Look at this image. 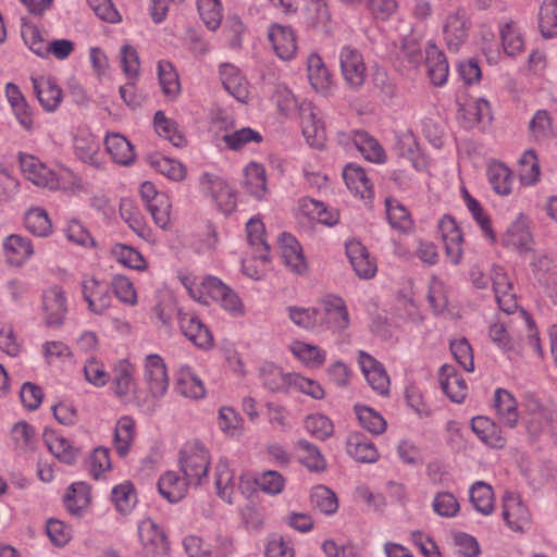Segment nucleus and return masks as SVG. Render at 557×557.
<instances>
[{
  "label": "nucleus",
  "instance_id": "f257e3e1",
  "mask_svg": "<svg viewBox=\"0 0 557 557\" xmlns=\"http://www.w3.org/2000/svg\"><path fill=\"white\" fill-rule=\"evenodd\" d=\"M189 295L197 301L208 304L207 296L218 301L232 315H242L244 305L238 295L216 276H205L199 284L189 277L182 280Z\"/></svg>",
  "mask_w": 557,
  "mask_h": 557
},
{
  "label": "nucleus",
  "instance_id": "f03ea898",
  "mask_svg": "<svg viewBox=\"0 0 557 557\" xmlns=\"http://www.w3.org/2000/svg\"><path fill=\"white\" fill-rule=\"evenodd\" d=\"M18 159L20 168L24 176L39 187H45L50 190L65 189L70 187V185L65 183L66 178H72V187L79 186V180L70 171H62L57 174L36 157L29 154L21 153Z\"/></svg>",
  "mask_w": 557,
  "mask_h": 557
},
{
  "label": "nucleus",
  "instance_id": "7ed1b4c3",
  "mask_svg": "<svg viewBox=\"0 0 557 557\" xmlns=\"http://www.w3.org/2000/svg\"><path fill=\"white\" fill-rule=\"evenodd\" d=\"M178 463L183 476L193 486H199L208 480L210 455L201 443L193 442L184 445L180 450Z\"/></svg>",
  "mask_w": 557,
  "mask_h": 557
},
{
  "label": "nucleus",
  "instance_id": "20e7f679",
  "mask_svg": "<svg viewBox=\"0 0 557 557\" xmlns=\"http://www.w3.org/2000/svg\"><path fill=\"white\" fill-rule=\"evenodd\" d=\"M200 185L202 191L210 195L222 213L228 215L235 210V193L223 178L211 173H203L200 176Z\"/></svg>",
  "mask_w": 557,
  "mask_h": 557
},
{
  "label": "nucleus",
  "instance_id": "39448f33",
  "mask_svg": "<svg viewBox=\"0 0 557 557\" xmlns=\"http://www.w3.org/2000/svg\"><path fill=\"white\" fill-rule=\"evenodd\" d=\"M339 63L346 84L352 89L360 88L366 81V65L360 51L350 46L343 47Z\"/></svg>",
  "mask_w": 557,
  "mask_h": 557
},
{
  "label": "nucleus",
  "instance_id": "423d86ee",
  "mask_svg": "<svg viewBox=\"0 0 557 557\" xmlns=\"http://www.w3.org/2000/svg\"><path fill=\"white\" fill-rule=\"evenodd\" d=\"M319 315L322 318L319 329L344 331L349 326V314L345 301L337 296L329 295L322 299Z\"/></svg>",
  "mask_w": 557,
  "mask_h": 557
},
{
  "label": "nucleus",
  "instance_id": "0eeeda50",
  "mask_svg": "<svg viewBox=\"0 0 557 557\" xmlns=\"http://www.w3.org/2000/svg\"><path fill=\"white\" fill-rule=\"evenodd\" d=\"M300 123L307 143L311 147L322 148L326 139V132L319 117L318 109L311 102L300 106Z\"/></svg>",
  "mask_w": 557,
  "mask_h": 557
},
{
  "label": "nucleus",
  "instance_id": "6e6552de",
  "mask_svg": "<svg viewBox=\"0 0 557 557\" xmlns=\"http://www.w3.org/2000/svg\"><path fill=\"white\" fill-rule=\"evenodd\" d=\"M438 230L447 258L453 264H459L463 255V236L455 219L444 215L438 223Z\"/></svg>",
  "mask_w": 557,
  "mask_h": 557
},
{
  "label": "nucleus",
  "instance_id": "1a4fd4ad",
  "mask_svg": "<svg viewBox=\"0 0 557 557\" xmlns=\"http://www.w3.org/2000/svg\"><path fill=\"white\" fill-rule=\"evenodd\" d=\"M138 535L147 555L163 556L169 553L166 535L152 519H145L139 523Z\"/></svg>",
  "mask_w": 557,
  "mask_h": 557
},
{
  "label": "nucleus",
  "instance_id": "9d476101",
  "mask_svg": "<svg viewBox=\"0 0 557 557\" xmlns=\"http://www.w3.org/2000/svg\"><path fill=\"white\" fill-rule=\"evenodd\" d=\"M469 33V21L465 9H457L447 15L443 34L450 51H458L466 42Z\"/></svg>",
  "mask_w": 557,
  "mask_h": 557
},
{
  "label": "nucleus",
  "instance_id": "9b49d317",
  "mask_svg": "<svg viewBox=\"0 0 557 557\" xmlns=\"http://www.w3.org/2000/svg\"><path fill=\"white\" fill-rule=\"evenodd\" d=\"M42 310L47 326L54 327L63 323L67 307L65 293L61 287L52 286L44 292Z\"/></svg>",
  "mask_w": 557,
  "mask_h": 557
},
{
  "label": "nucleus",
  "instance_id": "f8f14e48",
  "mask_svg": "<svg viewBox=\"0 0 557 557\" xmlns=\"http://www.w3.org/2000/svg\"><path fill=\"white\" fill-rule=\"evenodd\" d=\"M358 355V362L362 373L372 389L382 396L388 395L389 377L383 364L363 350H359Z\"/></svg>",
  "mask_w": 557,
  "mask_h": 557
},
{
  "label": "nucleus",
  "instance_id": "ddd939ff",
  "mask_svg": "<svg viewBox=\"0 0 557 557\" xmlns=\"http://www.w3.org/2000/svg\"><path fill=\"white\" fill-rule=\"evenodd\" d=\"M268 39L280 59L290 60L295 57L297 51V41L292 27L272 24L268 30Z\"/></svg>",
  "mask_w": 557,
  "mask_h": 557
},
{
  "label": "nucleus",
  "instance_id": "4468645a",
  "mask_svg": "<svg viewBox=\"0 0 557 557\" xmlns=\"http://www.w3.org/2000/svg\"><path fill=\"white\" fill-rule=\"evenodd\" d=\"M503 246L515 250L519 255H525L533 250V237L529 231L527 220L519 216L507 228L502 238Z\"/></svg>",
  "mask_w": 557,
  "mask_h": 557
},
{
  "label": "nucleus",
  "instance_id": "2eb2a0df",
  "mask_svg": "<svg viewBox=\"0 0 557 557\" xmlns=\"http://www.w3.org/2000/svg\"><path fill=\"white\" fill-rule=\"evenodd\" d=\"M145 375L151 395L156 398L162 397L168 391L169 379L165 364L160 356L149 355L146 357Z\"/></svg>",
  "mask_w": 557,
  "mask_h": 557
},
{
  "label": "nucleus",
  "instance_id": "dca6fc26",
  "mask_svg": "<svg viewBox=\"0 0 557 557\" xmlns=\"http://www.w3.org/2000/svg\"><path fill=\"white\" fill-rule=\"evenodd\" d=\"M278 248L281 258L286 267L297 274L306 272L307 263L302 255L301 246L292 234H281L278 237Z\"/></svg>",
  "mask_w": 557,
  "mask_h": 557
},
{
  "label": "nucleus",
  "instance_id": "f3484780",
  "mask_svg": "<svg viewBox=\"0 0 557 557\" xmlns=\"http://www.w3.org/2000/svg\"><path fill=\"white\" fill-rule=\"evenodd\" d=\"M503 519L515 532H523L530 522L528 508L513 495H506L503 499Z\"/></svg>",
  "mask_w": 557,
  "mask_h": 557
},
{
  "label": "nucleus",
  "instance_id": "a211bd4d",
  "mask_svg": "<svg viewBox=\"0 0 557 557\" xmlns=\"http://www.w3.org/2000/svg\"><path fill=\"white\" fill-rule=\"evenodd\" d=\"M294 373H285L280 367L264 362L259 369V377L264 388L272 393H289Z\"/></svg>",
  "mask_w": 557,
  "mask_h": 557
},
{
  "label": "nucleus",
  "instance_id": "6ab92c4d",
  "mask_svg": "<svg viewBox=\"0 0 557 557\" xmlns=\"http://www.w3.org/2000/svg\"><path fill=\"white\" fill-rule=\"evenodd\" d=\"M83 296L88 308L96 314H102L111 304V296L106 285L94 278H85L82 283Z\"/></svg>",
  "mask_w": 557,
  "mask_h": 557
},
{
  "label": "nucleus",
  "instance_id": "aec40b11",
  "mask_svg": "<svg viewBox=\"0 0 557 557\" xmlns=\"http://www.w3.org/2000/svg\"><path fill=\"white\" fill-rule=\"evenodd\" d=\"M346 253L356 274L363 280L374 276L376 264L370 258L367 248L359 242H350L346 245Z\"/></svg>",
  "mask_w": 557,
  "mask_h": 557
},
{
  "label": "nucleus",
  "instance_id": "412c9836",
  "mask_svg": "<svg viewBox=\"0 0 557 557\" xmlns=\"http://www.w3.org/2000/svg\"><path fill=\"white\" fill-rule=\"evenodd\" d=\"M34 92L41 104L48 111H54L62 101V90L52 78L32 77Z\"/></svg>",
  "mask_w": 557,
  "mask_h": 557
},
{
  "label": "nucleus",
  "instance_id": "4be33fe9",
  "mask_svg": "<svg viewBox=\"0 0 557 557\" xmlns=\"http://www.w3.org/2000/svg\"><path fill=\"white\" fill-rule=\"evenodd\" d=\"M193 484L185 476H180L174 471H168L158 480L160 494L170 503L182 500Z\"/></svg>",
  "mask_w": 557,
  "mask_h": 557
},
{
  "label": "nucleus",
  "instance_id": "5701e85b",
  "mask_svg": "<svg viewBox=\"0 0 557 557\" xmlns=\"http://www.w3.org/2000/svg\"><path fill=\"white\" fill-rule=\"evenodd\" d=\"M347 454L358 462H375L380 455L375 445L361 433H350L346 441Z\"/></svg>",
  "mask_w": 557,
  "mask_h": 557
},
{
  "label": "nucleus",
  "instance_id": "b1692460",
  "mask_svg": "<svg viewBox=\"0 0 557 557\" xmlns=\"http://www.w3.org/2000/svg\"><path fill=\"white\" fill-rule=\"evenodd\" d=\"M440 384L447 397L454 403H461L467 395V383L451 366L444 364L440 369Z\"/></svg>",
  "mask_w": 557,
  "mask_h": 557
},
{
  "label": "nucleus",
  "instance_id": "393cba45",
  "mask_svg": "<svg viewBox=\"0 0 557 557\" xmlns=\"http://www.w3.org/2000/svg\"><path fill=\"white\" fill-rule=\"evenodd\" d=\"M425 65L430 79L435 86H443L448 78L449 66L445 54L433 44L425 50Z\"/></svg>",
  "mask_w": 557,
  "mask_h": 557
},
{
  "label": "nucleus",
  "instance_id": "a878e982",
  "mask_svg": "<svg viewBox=\"0 0 557 557\" xmlns=\"http://www.w3.org/2000/svg\"><path fill=\"white\" fill-rule=\"evenodd\" d=\"M494 408L500 423L512 429L519 420L517 401L511 393L504 388H497L494 393Z\"/></svg>",
  "mask_w": 557,
  "mask_h": 557
},
{
  "label": "nucleus",
  "instance_id": "bb28decb",
  "mask_svg": "<svg viewBox=\"0 0 557 557\" xmlns=\"http://www.w3.org/2000/svg\"><path fill=\"white\" fill-rule=\"evenodd\" d=\"M104 146L112 160L121 165H131L135 161L134 146L119 133L107 135Z\"/></svg>",
  "mask_w": 557,
  "mask_h": 557
},
{
  "label": "nucleus",
  "instance_id": "cd10ccee",
  "mask_svg": "<svg viewBox=\"0 0 557 557\" xmlns=\"http://www.w3.org/2000/svg\"><path fill=\"white\" fill-rule=\"evenodd\" d=\"M220 76L225 90L238 101H245L248 96L247 82L238 67L224 63L220 66Z\"/></svg>",
  "mask_w": 557,
  "mask_h": 557
},
{
  "label": "nucleus",
  "instance_id": "c85d7f7f",
  "mask_svg": "<svg viewBox=\"0 0 557 557\" xmlns=\"http://www.w3.org/2000/svg\"><path fill=\"white\" fill-rule=\"evenodd\" d=\"M175 391L182 396L191 399H199L206 395L202 381L195 375L188 366H183L178 369Z\"/></svg>",
  "mask_w": 557,
  "mask_h": 557
},
{
  "label": "nucleus",
  "instance_id": "c756f323",
  "mask_svg": "<svg viewBox=\"0 0 557 557\" xmlns=\"http://www.w3.org/2000/svg\"><path fill=\"white\" fill-rule=\"evenodd\" d=\"M343 178L347 187L356 195L363 199L372 198V184L361 166L347 164L343 170Z\"/></svg>",
  "mask_w": 557,
  "mask_h": 557
},
{
  "label": "nucleus",
  "instance_id": "7c9ffc66",
  "mask_svg": "<svg viewBox=\"0 0 557 557\" xmlns=\"http://www.w3.org/2000/svg\"><path fill=\"white\" fill-rule=\"evenodd\" d=\"M153 124L158 135L169 140L174 147L183 148L187 145V139L177 122L166 117L163 111L154 113Z\"/></svg>",
  "mask_w": 557,
  "mask_h": 557
},
{
  "label": "nucleus",
  "instance_id": "2f4dec72",
  "mask_svg": "<svg viewBox=\"0 0 557 557\" xmlns=\"http://www.w3.org/2000/svg\"><path fill=\"white\" fill-rule=\"evenodd\" d=\"M3 248L7 260L12 265L23 264L34 253L30 240L21 235H10Z\"/></svg>",
  "mask_w": 557,
  "mask_h": 557
},
{
  "label": "nucleus",
  "instance_id": "473e14b6",
  "mask_svg": "<svg viewBox=\"0 0 557 557\" xmlns=\"http://www.w3.org/2000/svg\"><path fill=\"white\" fill-rule=\"evenodd\" d=\"M472 431L486 445L494 448H502L505 445V438L500 429L488 418L475 417L471 421Z\"/></svg>",
  "mask_w": 557,
  "mask_h": 557
},
{
  "label": "nucleus",
  "instance_id": "72a5a7b5",
  "mask_svg": "<svg viewBox=\"0 0 557 557\" xmlns=\"http://www.w3.org/2000/svg\"><path fill=\"white\" fill-rule=\"evenodd\" d=\"M114 392L117 397L124 400L135 398L136 383L133 377L132 366L126 362H120L114 370L113 380Z\"/></svg>",
  "mask_w": 557,
  "mask_h": 557
},
{
  "label": "nucleus",
  "instance_id": "f704fd0d",
  "mask_svg": "<svg viewBox=\"0 0 557 557\" xmlns=\"http://www.w3.org/2000/svg\"><path fill=\"white\" fill-rule=\"evenodd\" d=\"M181 330L183 334L197 347H211L212 335L208 327L197 317H183L181 319Z\"/></svg>",
  "mask_w": 557,
  "mask_h": 557
},
{
  "label": "nucleus",
  "instance_id": "c9c22d12",
  "mask_svg": "<svg viewBox=\"0 0 557 557\" xmlns=\"http://www.w3.org/2000/svg\"><path fill=\"white\" fill-rule=\"evenodd\" d=\"M352 143L359 152L368 161L383 163L386 159L384 149L379 141L367 132L356 131L352 135Z\"/></svg>",
  "mask_w": 557,
  "mask_h": 557
},
{
  "label": "nucleus",
  "instance_id": "e433bc0d",
  "mask_svg": "<svg viewBox=\"0 0 557 557\" xmlns=\"http://www.w3.org/2000/svg\"><path fill=\"white\" fill-rule=\"evenodd\" d=\"M465 127L472 128L480 123L492 120L491 107L487 100L480 98L462 106L459 110Z\"/></svg>",
  "mask_w": 557,
  "mask_h": 557
},
{
  "label": "nucleus",
  "instance_id": "4c0bfd02",
  "mask_svg": "<svg viewBox=\"0 0 557 557\" xmlns=\"http://www.w3.org/2000/svg\"><path fill=\"white\" fill-rule=\"evenodd\" d=\"M215 486L219 496L228 504H233L235 491L234 472L230 469L226 458H220L215 466Z\"/></svg>",
  "mask_w": 557,
  "mask_h": 557
},
{
  "label": "nucleus",
  "instance_id": "58836bf2",
  "mask_svg": "<svg viewBox=\"0 0 557 557\" xmlns=\"http://www.w3.org/2000/svg\"><path fill=\"white\" fill-rule=\"evenodd\" d=\"M247 239L248 243L256 247V258L260 259L263 262L270 260V247L264 238V224L261 220L257 218H251L247 224Z\"/></svg>",
  "mask_w": 557,
  "mask_h": 557
},
{
  "label": "nucleus",
  "instance_id": "ea45409f",
  "mask_svg": "<svg viewBox=\"0 0 557 557\" xmlns=\"http://www.w3.org/2000/svg\"><path fill=\"white\" fill-rule=\"evenodd\" d=\"M45 442L49 450L62 462L73 465L78 456V449L63 436H58L53 432H45Z\"/></svg>",
  "mask_w": 557,
  "mask_h": 557
},
{
  "label": "nucleus",
  "instance_id": "a19ab883",
  "mask_svg": "<svg viewBox=\"0 0 557 557\" xmlns=\"http://www.w3.org/2000/svg\"><path fill=\"white\" fill-rule=\"evenodd\" d=\"M90 500L87 484L83 482L73 483L64 495V505L73 516L81 517Z\"/></svg>",
  "mask_w": 557,
  "mask_h": 557
},
{
  "label": "nucleus",
  "instance_id": "79ce46f5",
  "mask_svg": "<svg viewBox=\"0 0 557 557\" xmlns=\"http://www.w3.org/2000/svg\"><path fill=\"white\" fill-rule=\"evenodd\" d=\"M245 188L257 199H262L267 191L265 169L262 164L250 162L245 168Z\"/></svg>",
  "mask_w": 557,
  "mask_h": 557
},
{
  "label": "nucleus",
  "instance_id": "37998d69",
  "mask_svg": "<svg viewBox=\"0 0 557 557\" xmlns=\"http://www.w3.org/2000/svg\"><path fill=\"white\" fill-rule=\"evenodd\" d=\"M307 72L310 85L317 91H324L331 85V75L320 55L312 53L307 61Z\"/></svg>",
  "mask_w": 557,
  "mask_h": 557
},
{
  "label": "nucleus",
  "instance_id": "c03bdc74",
  "mask_svg": "<svg viewBox=\"0 0 557 557\" xmlns=\"http://www.w3.org/2000/svg\"><path fill=\"white\" fill-rule=\"evenodd\" d=\"M488 180L493 189L502 196L512 190L513 177L508 166L500 162H493L487 170Z\"/></svg>",
  "mask_w": 557,
  "mask_h": 557
},
{
  "label": "nucleus",
  "instance_id": "a18cd8bd",
  "mask_svg": "<svg viewBox=\"0 0 557 557\" xmlns=\"http://www.w3.org/2000/svg\"><path fill=\"white\" fill-rule=\"evenodd\" d=\"M300 451V462L311 472H322L326 469V460L319 448L307 440H299L296 444Z\"/></svg>",
  "mask_w": 557,
  "mask_h": 557
},
{
  "label": "nucleus",
  "instance_id": "49530a36",
  "mask_svg": "<svg viewBox=\"0 0 557 557\" xmlns=\"http://www.w3.org/2000/svg\"><path fill=\"white\" fill-rule=\"evenodd\" d=\"M158 78L163 94L171 99L177 97L181 91L178 74L169 61H159L157 65Z\"/></svg>",
  "mask_w": 557,
  "mask_h": 557
},
{
  "label": "nucleus",
  "instance_id": "de8ad7c7",
  "mask_svg": "<svg viewBox=\"0 0 557 557\" xmlns=\"http://www.w3.org/2000/svg\"><path fill=\"white\" fill-rule=\"evenodd\" d=\"M470 502L478 512L484 516L492 513L494 509V494L492 487L482 481L475 482L470 487Z\"/></svg>",
  "mask_w": 557,
  "mask_h": 557
},
{
  "label": "nucleus",
  "instance_id": "09e8293b",
  "mask_svg": "<svg viewBox=\"0 0 557 557\" xmlns=\"http://www.w3.org/2000/svg\"><path fill=\"white\" fill-rule=\"evenodd\" d=\"M539 28L544 38L557 37V0H544L542 3Z\"/></svg>",
  "mask_w": 557,
  "mask_h": 557
},
{
  "label": "nucleus",
  "instance_id": "8fccbe9b",
  "mask_svg": "<svg viewBox=\"0 0 557 557\" xmlns=\"http://www.w3.org/2000/svg\"><path fill=\"white\" fill-rule=\"evenodd\" d=\"M310 504L324 515H333L338 508L336 494L324 485L314 486L310 493Z\"/></svg>",
  "mask_w": 557,
  "mask_h": 557
},
{
  "label": "nucleus",
  "instance_id": "3c124183",
  "mask_svg": "<svg viewBox=\"0 0 557 557\" xmlns=\"http://www.w3.org/2000/svg\"><path fill=\"white\" fill-rule=\"evenodd\" d=\"M290 351L307 367H321L325 361V351L317 345L297 341L290 345Z\"/></svg>",
  "mask_w": 557,
  "mask_h": 557
},
{
  "label": "nucleus",
  "instance_id": "603ef678",
  "mask_svg": "<svg viewBox=\"0 0 557 557\" xmlns=\"http://www.w3.org/2000/svg\"><path fill=\"white\" fill-rule=\"evenodd\" d=\"M74 150L76 156L85 163L98 166L99 144L89 134L77 135L74 138Z\"/></svg>",
  "mask_w": 557,
  "mask_h": 557
},
{
  "label": "nucleus",
  "instance_id": "864d4df0",
  "mask_svg": "<svg viewBox=\"0 0 557 557\" xmlns=\"http://www.w3.org/2000/svg\"><path fill=\"white\" fill-rule=\"evenodd\" d=\"M135 423L132 418H121L114 430V445L117 454L124 457L128 454L131 444L134 440Z\"/></svg>",
  "mask_w": 557,
  "mask_h": 557
},
{
  "label": "nucleus",
  "instance_id": "5fc2aeb1",
  "mask_svg": "<svg viewBox=\"0 0 557 557\" xmlns=\"http://www.w3.org/2000/svg\"><path fill=\"white\" fill-rule=\"evenodd\" d=\"M500 38L504 51L509 57H515L522 52L524 39L513 22H508L500 28Z\"/></svg>",
  "mask_w": 557,
  "mask_h": 557
},
{
  "label": "nucleus",
  "instance_id": "6e6d98bb",
  "mask_svg": "<svg viewBox=\"0 0 557 557\" xmlns=\"http://www.w3.org/2000/svg\"><path fill=\"white\" fill-rule=\"evenodd\" d=\"M25 227L39 237L48 236L52 231V224L47 212L41 208L28 210L24 216Z\"/></svg>",
  "mask_w": 557,
  "mask_h": 557
},
{
  "label": "nucleus",
  "instance_id": "4d7b16f0",
  "mask_svg": "<svg viewBox=\"0 0 557 557\" xmlns=\"http://www.w3.org/2000/svg\"><path fill=\"white\" fill-rule=\"evenodd\" d=\"M387 219L393 228L407 232L413 223L408 210L397 200L387 198L385 200Z\"/></svg>",
  "mask_w": 557,
  "mask_h": 557
},
{
  "label": "nucleus",
  "instance_id": "13d9d810",
  "mask_svg": "<svg viewBox=\"0 0 557 557\" xmlns=\"http://www.w3.org/2000/svg\"><path fill=\"white\" fill-rule=\"evenodd\" d=\"M289 319L299 327L315 330L321 326V317L318 308L287 307Z\"/></svg>",
  "mask_w": 557,
  "mask_h": 557
},
{
  "label": "nucleus",
  "instance_id": "bf43d9fd",
  "mask_svg": "<svg viewBox=\"0 0 557 557\" xmlns=\"http://www.w3.org/2000/svg\"><path fill=\"white\" fill-rule=\"evenodd\" d=\"M199 15L210 30H215L222 22V4L220 0H197Z\"/></svg>",
  "mask_w": 557,
  "mask_h": 557
},
{
  "label": "nucleus",
  "instance_id": "052dcab7",
  "mask_svg": "<svg viewBox=\"0 0 557 557\" xmlns=\"http://www.w3.org/2000/svg\"><path fill=\"white\" fill-rule=\"evenodd\" d=\"M355 410L361 426L370 433L379 435L386 430V421L373 409L356 405Z\"/></svg>",
  "mask_w": 557,
  "mask_h": 557
},
{
  "label": "nucleus",
  "instance_id": "680f3d73",
  "mask_svg": "<svg viewBox=\"0 0 557 557\" xmlns=\"http://www.w3.org/2000/svg\"><path fill=\"white\" fill-rule=\"evenodd\" d=\"M519 175L521 183L524 185H533L540 177V165L534 150L530 149L519 159Z\"/></svg>",
  "mask_w": 557,
  "mask_h": 557
},
{
  "label": "nucleus",
  "instance_id": "e2e57ef3",
  "mask_svg": "<svg viewBox=\"0 0 557 557\" xmlns=\"http://www.w3.org/2000/svg\"><path fill=\"white\" fill-rule=\"evenodd\" d=\"M302 208L310 218L317 219L320 223L333 226L338 222V213L329 210L323 202L314 199H306Z\"/></svg>",
  "mask_w": 557,
  "mask_h": 557
},
{
  "label": "nucleus",
  "instance_id": "0e129e2a",
  "mask_svg": "<svg viewBox=\"0 0 557 557\" xmlns=\"http://www.w3.org/2000/svg\"><path fill=\"white\" fill-rule=\"evenodd\" d=\"M112 500L120 512H129L137 502L133 484L125 482L113 487Z\"/></svg>",
  "mask_w": 557,
  "mask_h": 557
},
{
  "label": "nucleus",
  "instance_id": "69168bd1",
  "mask_svg": "<svg viewBox=\"0 0 557 557\" xmlns=\"http://www.w3.org/2000/svg\"><path fill=\"white\" fill-rule=\"evenodd\" d=\"M306 430L319 440H326L334 432L333 422L324 414H310L305 420Z\"/></svg>",
  "mask_w": 557,
  "mask_h": 557
},
{
  "label": "nucleus",
  "instance_id": "338daca9",
  "mask_svg": "<svg viewBox=\"0 0 557 557\" xmlns=\"http://www.w3.org/2000/svg\"><path fill=\"white\" fill-rule=\"evenodd\" d=\"M255 484L263 493L277 495L284 490L285 479L280 472L268 470L255 478Z\"/></svg>",
  "mask_w": 557,
  "mask_h": 557
},
{
  "label": "nucleus",
  "instance_id": "774afa93",
  "mask_svg": "<svg viewBox=\"0 0 557 557\" xmlns=\"http://www.w3.org/2000/svg\"><path fill=\"white\" fill-rule=\"evenodd\" d=\"M151 165H153L158 172L173 181L178 182L185 178V168L178 161L157 156L151 158Z\"/></svg>",
  "mask_w": 557,
  "mask_h": 557
}]
</instances>
